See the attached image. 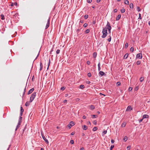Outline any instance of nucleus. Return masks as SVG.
I'll return each mask as SVG.
<instances>
[{
  "label": "nucleus",
  "instance_id": "nucleus-61",
  "mask_svg": "<svg viewBox=\"0 0 150 150\" xmlns=\"http://www.w3.org/2000/svg\"><path fill=\"white\" fill-rule=\"evenodd\" d=\"M117 10L116 9H115L114 10V12L115 13H116L117 12Z\"/></svg>",
  "mask_w": 150,
  "mask_h": 150
},
{
  "label": "nucleus",
  "instance_id": "nucleus-59",
  "mask_svg": "<svg viewBox=\"0 0 150 150\" xmlns=\"http://www.w3.org/2000/svg\"><path fill=\"white\" fill-rule=\"evenodd\" d=\"M67 100H65L63 101V102L64 103H67Z\"/></svg>",
  "mask_w": 150,
  "mask_h": 150
},
{
  "label": "nucleus",
  "instance_id": "nucleus-29",
  "mask_svg": "<svg viewBox=\"0 0 150 150\" xmlns=\"http://www.w3.org/2000/svg\"><path fill=\"white\" fill-rule=\"evenodd\" d=\"M137 10L139 12L141 11V9L140 7L139 6L137 7Z\"/></svg>",
  "mask_w": 150,
  "mask_h": 150
},
{
  "label": "nucleus",
  "instance_id": "nucleus-44",
  "mask_svg": "<svg viewBox=\"0 0 150 150\" xmlns=\"http://www.w3.org/2000/svg\"><path fill=\"white\" fill-rule=\"evenodd\" d=\"M121 83L120 82H117V86H119L120 85Z\"/></svg>",
  "mask_w": 150,
  "mask_h": 150
},
{
  "label": "nucleus",
  "instance_id": "nucleus-6",
  "mask_svg": "<svg viewBox=\"0 0 150 150\" xmlns=\"http://www.w3.org/2000/svg\"><path fill=\"white\" fill-rule=\"evenodd\" d=\"M142 54L141 53H140L138 54L136 56V58H139V59H142Z\"/></svg>",
  "mask_w": 150,
  "mask_h": 150
},
{
  "label": "nucleus",
  "instance_id": "nucleus-31",
  "mask_svg": "<svg viewBox=\"0 0 150 150\" xmlns=\"http://www.w3.org/2000/svg\"><path fill=\"white\" fill-rule=\"evenodd\" d=\"M98 129V128L97 127H94L93 129V131H96Z\"/></svg>",
  "mask_w": 150,
  "mask_h": 150
},
{
  "label": "nucleus",
  "instance_id": "nucleus-13",
  "mask_svg": "<svg viewBox=\"0 0 150 150\" xmlns=\"http://www.w3.org/2000/svg\"><path fill=\"white\" fill-rule=\"evenodd\" d=\"M82 129L84 130H86L88 129V127L86 125L82 126Z\"/></svg>",
  "mask_w": 150,
  "mask_h": 150
},
{
  "label": "nucleus",
  "instance_id": "nucleus-55",
  "mask_svg": "<svg viewBox=\"0 0 150 150\" xmlns=\"http://www.w3.org/2000/svg\"><path fill=\"white\" fill-rule=\"evenodd\" d=\"M92 0H87V2L89 3H90L92 2Z\"/></svg>",
  "mask_w": 150,
  "mask_h": 150
},
{
  "label": "nucleus",
  "instance_id": "nucleus-11",
  "mask_svg": "<svg viewBox=\"0 0 150 150\" xmlns=\"http://www.w3.org/2000/svg\"><path fill=\"white\" fill-rule=\"evenodd\" d=\"M43 68V65L42 62H40V71Z\"/></svg>",
  "mask_w": 150,
  "mask_h": 150
},
{
  "label": "nucleus",
  "instance_id": "nucleus-43",
  "mask_svg": "<svg viewBox=\"0 0 150 150\" xmlns=\"http://www.w3.org/2000/svg\"><path fill=\"white\" fill-rule=\"evenodd\" d=\"M60 52V50L59 49H58L57 50L56 53L57 54H59V53Z\"/></svg>",
  "mask_w": 150,
  "mask_h": 150
},
{
  "label": "nucleus",
  "instance_id": "nucleus-32",
  "mask_svg": "<svg viewBox=\"0 0 150 150\" xmlns=\"http://www.w3.org/2000/svg\"><path fill=\"white\" fill-rule=\"evenodd\" d=\"M22 115H20V117H19L18 121H22Z\"/></svg>",
  "mask_w": 150,
  "mask_h": 150
},
{
  "label": "nucleus",
  "instance_id": "nucleus-30",
  "mask_svg": "<svg viewBox=\"0 0 150 150\" xmlns=\"http://www.w3.org/2000/svg\"><path fill=\"white\" fill-rule=\"evenodd\" d=\"M125 3L126 4H129V1L127 0H126L125 1Z\"/></svg>",
  "mask_w": 150,
  "mask_h": 150
},
{
  "label": "nucleus",
  "instance_id": "nucleus-60",
  "mask_svg": "<svg viewBox=\"0 0 150 150\" xmlns=\"http://www.w3.org/2000/svg\"><path fill=\"white\" fill-rule=\"evenodd\" d=\"M87 124L88 125H91V122L90 121H88L87 122Z\"/></svg>",
  "mask_w": 150,
  "mask_h": 150
},
{
  "label": "nucleus",
  "instance_id": "nucleus-3",
  "mask_svg": "<svg viewBox=\"0 0 150 150\" xmlns=\"http://www.w3.org/2000/svg\"><path fill=\"white\" fill-rule=\"evenodd\" d=\"M105 28L106 30L108 29V30H109V29H110L112 28L110 24L108 21L107 22V25Z\"/></svg>",
  "mask_w": 150,
  "mask_h": 150
},
{
  "label": "nucleus",
  "instance_id": "nucleus-53",
  "mask_svg": "<svg viewBox=\"0 0 150 150\" xmlns=\"http://www.w3.org/2000/svg\"><path fill=\"white\" fill-rule=\"evenodd\" d=\"M131 146H128L127 147V150H129L130 149Z\"/></svg>",
  "mask_w": 150,
  "mask_h": 150
},
{
  "label": "nucleus",
  "instance_id": "nucleus-37",
  "mask_svg": "<svg viewBox=\"0 0 150 150\" xmlns=\"http://www.w3.org/2000/svg\"><path fill=\"white\" fill-rule=\"evenodd\" d=\"M141 64V61H138L136 62V64L137 65H139Z\"/></svg>",
  "mask_w": 150,
  "mask_h": 150
},
{
  "label": "nucleus",
  "instance_id": "nucleus-10",
  "mask_svg": "<svg viewBox=\"0 0 150 150\" xmlns=\"http://www.w3.org/2000/svg\"><path fill=\"white\" fill-rule=\"evenodd\" d=\"M132 110V108L131 106L130 105L128 106L127 109H126V111H130Z\"/></svg>",
  "mask_w": 150,
  "mask_h": 150
},
{
  "label": "nucleus",
  "instance_id": "nucleus-62",
  "mask_svg": "<svg viewBox=\"0 0 150 150\" xmlns=\"http://www.w3.org/2000/svg\"><path fill=\"white\" fill-rule=\"evenodd\" d=\"M115 141H114V140H113V139H112L111 140V143H114V142Z\"/></svg>",
  "mask_w": 150,
  "mask_h": 150
},
{
  "label": "nucleus",
  "instance_id": "nucleus-17",
  "mask_svg": "<svg viewBox=\"0 0 150 150\" xmlns=\"http://www.w3.org/2000/svg\"><path fill=\"white\" fill-rule=\"evenodd\" d=\"M91 118H94L97 117L98 116L97 115H91Z\"/></svg>",
  "mask_w": 150,
  "mask_h": 150
},
{
  "label": "nucleus",
  "instance_id": "nucleus-41",
  "mask_svg": "<svg viewBox=\"0 0 150 150\" xmlns=\"http://www.w3.org/2000/svg\"><path fill=\"white\" fill-rule=\"evenodd\" d=\"M88 76L89 77H90L91 76V73H88L87 74Z\"/></svg>",
  "mask_w": 150,
  "mask_h": 150
},
{
  "label": "nucleus",
  "instance_id": "nucleus-9",
  "mask_svg": "<svg viewBox=\"0 0 150 150\" xmlns=\"http://www.w3.org/2000/svg\"><path fill=\"white\" fill-rule=\"evenodd\" d=\"M23 111L24 109H23V107L22 106H21L20 107V115H22Z\"/></svg>",
  "mask_w": 150,
  "mask_h": 150
},
{
  "label": "nucleus",
  "instance_id": "nucleus-12",
  "mask_svg": "<svg viewBox=\"0 0 150 150\" xmlns=\"http://www.w3.org/2000/svg\"><path fill=\"white\" fill-rule=\"evenodd\" d=\"M99 74L101 76H103L105 75V73L102 71H100L99 72Z\"/></svg>",
  "mask_w": 150,
  "mask_h": 150
},
{
  "label": "nucleus",
  "instance_id": "nucleus-28",
  "mask_svg": "<svg viewBox=\"0 0 150 150\" xmlns=\"http://www.w3.org/2000/svg\"><path fill=\"white\" fill-rule=\"evenodd\" d=\"M90 31V30L89 29H87L85 32V33H88Z\"/></svg>",
  "mask_w": 150,
  "mask_h": 150
},
{
  "label": "nucleus",
  "instance_id": "nucleus-50",
  "mask_svg": "<svg viewBox=\"0 0 150 150\" xmlns=\"http://www.w3.org/2000/svg\"><path fill=\"white\" fill-rule=\"evenodd\" d=\"M87 25H88V24H87V23H85L83 25V26L85 28H86V27H87Z\"/></svg>",
  "mask_w": 150,
  "mask_h": 150
},
{
  "label": "nucleus",
  "instance_id": "nucleus-42",
  "mask_svg": "<svg viewBox=\"0 0 150 150\" xmlns=\"http://www.w3.org/2000/svg\"><path fill=\"white\" fill-rule=\"evenodd\" d=\"M88 17V15H85L84 16V18L85 19H87Z\"/></svg>",
  "mask_w": 150,
  "mask_h": 150
},
{
  "label": "nucleus",
  "instance_id": "nucleus-5",
  "mask_svg": "<svg viewBox=\"0 0 150 150\" xmlns=\"http://www.w3.org/2000/svg\"><path fill=\"white\" fill-rule=\"evenodd\" d=\"M75 124L74 122L71 121L67 126L69 127V129H70L71 127L73 126Z\"/></svg>",
  "mask_w": 150,
  "mask_h": 150
},
{
  "label": "nucleus",
  "instance_id": "nucleus-2",
  "mask_svg": "<svg viewBox=\"0 0 150 150\" xmlns=\"http://www.w3.org/2000/svg\"><path fill=\"white\" fill-rule=\"evenodd\" d=\"M36 93V92H34L31 94L30 98V102H32L34 100L35 97Z\"/></svg>",
  "mask_w": 150,
  "mask_h": 150
},
{
  "label": "nucleus",
  "instance_id": "nucleus-39",
  "mask_svg": "<svg viewBox=\"0 0 150 150\" xmlns=\"http://www.w3.org/2000/svg\"><path fill=\"white\" fill-rule=\"evenodd\" d=\"M134 50V48L133 47H131L130 49V51L132 52H133Z\"/></svg>",
  "mask_w": 150,
  "mask_h": 150
},
{
  "label": "nucleus",
  "instance_id": "nucleus-58",
  "mask_svg": "<svg viewBox=\"0 0 150 150\" xmlns=\"http://www.w3.org/2000/svg\"><path fill=\"white\" fill-rule=\"evenodd\" d=\"M143 120V118H142V119L139 120V123L141 122Z\"/></svg>",
  "mask_w": 150,
  "mask_h": 150
},
{
  "label": "nucleus",
  "instance_id": "nucleus-14",
  "mask_svg": "<svg viewBox=\"0 0 150 150\" xmlns=\"http://www.w3.org/2000/svg\"><path fill=\"white\" fill-rule=\"evenodd\" d=\"M129 55V54L128 53H126L124 55L123 59H126L127 58V57H128V56Z\"/></svg>",
  "mask_w": 150,
  "mask_h": 150
},
{
  "label": "nucleus",
  "instance_id": "nucleus-63",
  "mask_svg": "<svg viewBox=\"0 0 150 150\" xmlns=\"http://www.w3.org/2000/svg\"><path fill=\"white\" fill-rule=\"evenodd\" d=\"M13 4H14V5H15V6H17V3L16 2H15Z\"/></svg>",
  "mask_w": 150,
  "mask_h": 150
},
{
  "label": "nucleus",
  "instance_id": "nucleus-23",
  "mask_svg": "<svg viewBox=\"0 0 150 150\" xmlns=\"http://www.w3.org/2000/svg\"><path fill=\"white\" fill-rule=\"evenodd\" d=\"M0 16L1 17V19L2 20H4L5 19V18L4 17V16L3 14H1Z\"/></svg>",
  "mask_w": 150,
  "mask_h": 150
},
{
  "label": "nucleus",
  "instance_id": "nucleus-16",
  "mask_svg": "<svg viewBox=\"0 0 150 150\" xmlns=\"http://www.w3.org/2000/svg\"><path fill=\"white\" fill-rule=\"evenodd\" d=\"M121 15L119 14V15H118L117 17L116 18V21H118L119 20V19H120V18H121Z\"/></svg>",
  "mask_w": 150,
  "mask_h": 150
},
{
  "label": "nucleus",
  "instance_id": "nucleus-26",
  "mask_svg": "<svg viewBox=\"0 0 150 150\" xmlns=\"http://www.w3.org/2000/svg\"><path fill=\"white\" fill-rule=\"evenodd\" d=\"M85 88V86L83 85L82 84V85H80V88L81 89H83V88Z\"/></svg>",
  "mask_w": 150,
  "mask_h": 150
},
{
  "label": "nucleus",
  "instance_id": "nucleus-1",
  "mask_svg": "<svg viewBox=\"0 0 150 150\" xmlns=\"http://www.w3.org/2000/svg\"><path fill=\"white\" fill-rule=\"evenodd\" d=\"M102 33L103 35L101 36V37L102 38H105L106 36L108 34L107 30L106 29H105L104 28L103 30Z\"/></svg>",
  "mask_w": 150,
  "mask_h": 150
},
{
  "label": "nucleus",
  "instance_id": "nucleus-25",
  "mask_svg": "<svg viewBox=\"0 0 150 150\" xmlns=\"http://www.w3.org/2000/svg\"><path fill=\"white\" fill-rule=\"evenodd\" d=\"M95 107L93 105H91L90 106V108L91 110H93L95 109Z\"/></svg>",
  "mask_w": 150,
  "mask_h": 150
},
{
  "label": "nucleus",
  "instance_id": "nucleus-35",
  "mask_svg": "<svg viewBox=\"0 0 150 150\" xmlns=\"http://www.w3.org/2000/svg\"><path fill=\"white\" fill-rule=\"evenodd\" d=\"M127 136H125L124 137L123 139V140L125 142H126L127 140Z\"/></svg>",
  "mask_w": 150,
  "mask_h": 150
},
{
  "label": "nucleus",
  "instance_id": "nucleus-49",
  "mask_svg": "<svg viewBox=\"0 0 150 150\" xmlns=\"http://www.w3.org/2000/svg\"><path fill=\"white\" fill-rule=\"evenodd\" d=\"M114 145H111L110 147V150H112V149L114 148Z\"/></svg>",
  "mask_w": 150,
  "mask_h": 150
},
{
  "label": "nucleus",
  "instance_id": "nucleus-38",
  "mask_svg": "<svg viewBox=\"0 0 150 150\" xmlns=\"http://www.w3.org/2000/svg\"><path fill=\"white\" fill-rule=\"evenodd\" d=\"M50 59H49V62H48V67L47 68V70H48V69L49 66L50 65Z\"/></svg>",
  "mask_w": 150,
  "mask_h": 150
},
{
  "label": "nucleus",
  "instance_id": "nucleus-48",
  "mask_svg": "<svg viewBox=\"0 0 150 150\" xmlns=\"http://www.w3.org/2000/svg\"><path fill=\"white\" fill-rule=\"evenodd\" d=\"M22 121H18V125H20L22 123Z\"/></svg>",
  "mask_w": 150,
  "mask_h": 150
},
{
  "label": "nucleus",
  "instance_id": "nucleus-47",
  "mask_svg": "<svg viewBox=\"0 0 150 150\" xmlns=\"http://www.w3.org/2000/svg\"><path fill=\"white\" fill-rule=\"evenodd\" d=\"M65 88L64 86L62 87L61 88V90H64Z\"/></svg>",
  "mask_w": 150,
  "mask_h": 150
},
{
  "label": "nucleus",
  "instance_id": "nucleus-19",
  "mask_svg": "<svg viewBox=\"0 0 150 150\" xmlns=\"http://www.w3.org/2000/svg\"><path fill=\"white\" fill-rule=\"evenodd\" d=\"M129 7L130 8L133 9L134 8V5L132 3L130 4L129 5Z\"/></svg>",
  "mask_w": 150,
  "mask_h": 150
},
{
  "label": "nucleus",
  "instance_id": "nucleus-56",
  "mask_svg": "<svg viewBox=\"0 0 150 150\" xmlns=\"http://www.w3.org/2000/svg\"><path fill=\"white\" fill-rule=\"evenodd\" d=\"M87 63L88 65H90L91 64V62L89 61H88L87 62Z\"/></svg>",
  "mask_w": 150,
  "mask_h": 150
},
{
  "label": "nucleus",
  "instance_id": "nucleus-8",
  "mask_svg": "<svg viewBox=\"0 0 150 150\" xmlns=\"http://www.w3.org/2000/svg\"><path fill=\"white\" fill-rule=\"evenodd\" d=\"M34 90V88H32L27 93V94L29 95V94L31 93Z\"/></svg>",
  "mask_w": 150,
  "mask_h": 150
},
{
  "label": "nucleus",
  "instance_id": "nucleus-21",
  "mask_svg": "<svg viewBox=\"0 0 150 150\" xmlns=\"http://www.w3.org/2000/svg\"><path fill=\"white\" fill-rule=\"evenodd\" d=\"M144 77H142L140 78L139 80H140V82H142L144 81Z\"/></svg>",
  "mask_w": 150,
  "mask_h": 150
},
{
  "label": "nucleus",
  "instance_id": "nucleus-4",
  "mask_svg": "<svg viewBox=\"0 0 150 150\" xmlns=\"http://www.w3.org/2000/svg\"><path fill=\"white\" fill-rule=\"evenodd\" d=\"M41 135L42 138L45 141L47 144H49V142L47 139L45 138V136L44 135L43 133L41 132Z\"/></svg>",
  "mask_w": 150,
  "mask_h": 150
},
{
  "label": "nucleus",
  "instance_id": "nucleus-33",
  "mask_svg": "<svg viewBox=\"0 0 150 150\" xmlns=\"http://www.w3.org/2000/svg\"><path fill=\"white\" fill-rule=\"evenodd\" d=\"M109 38L107 40L109 42H110L111 41V37L110 36H109Z\"/></svg>",
  "mask_w": 150,
  "mask_h": 150
},
{
  "label": "nucleus",
  "instance_id": "nucleus-40",
  "mask_svg": "<svg viewBox=\"0 0 150 150\" xmlns=\"http://www.w3.org/2000/svg\"><path fill=\"white\" fill-rule=\"evenodd\" d=\"M20 125H18V124L16 126V128L15 129L16 131L20 127Z\"/></svg>",
  "mask_w": 150,
  "mask_h": 150
},
{
  "label": "nucleus",
  "instance_id": "nucleus-46",
  "mask_svg": "<svg viewBox=\"0 0 150 150\" xmlns=\"http://www.w3.org/2000/svg\"><path fill=\"white\" fill-rule=\"evenodd\" d=\"M9 6H14V4L12 2H11V4L10 5H9Z\"/></svg>",
  "mask_w": 150,
  "mask_h": 150
},
{
  "label": "nucleus",
  "instance_id": "nucleus-64",
  "mask_svg": "<svg viewBox=\"0 0 150 150\" xmlns=\"http://www.w3.org/2000/svg\"><path fill=\"white\" fill-rule=\"evenodd\" d=\"M84 148L83 147L81 148L80 149V150H84Z\"/></svg>",
  "mask_w": 150,
  "mask_h": 150
},
{
  "label": "nucleus",
  "instance_id": "nucleus-22",
  "mask_svg": "<svg viewBox=\"0 0 150 150\" xmlns=\"http://www.w3.org/2000/svg\"><path fill=\"white\" fill-rule=\"evenodd\" d=\"M30 103L31 102H30V101H29V102H28V101L25 104V106H28L29 105H30Z\"/></svg>",
  "mask_w": 150,
  "mask_h": 150
},
{
  "label": "nucleus",
  "instance_id": "nucleus-27",
  "mask_svg": "<svg viewBox=\"0 0 150 150\" xmlns=\"http://www.w3.org/2000/svg\"><path fill=\"white\" fill-rule=\"evenodd\" d=\"M128 46V43L126 42L125 44V49H127Z\"/></svg>",
  "mask_w": 150,
  "mask_h": 150
},
{
  "label": "nucleus",
  "instance_id": "nucleus-54",
  "mask_svg": "<svg viewBox=\"0 0 150 150\" xmlns=\"http://www.w3.org/2000/svg\"><path fill=\"white\" fill-rule=\"evenodd\" d=\"M132 88L131 87H129V88L128 90L129 91H131L132 90Z\"/></svg>",
  "mask_w": 150,
  "mask_h": 150
},
{
  "label": "nucleus",
  "instance_id": "nucleus-15",
  "mask_svg": "<svg viewBox=\"0 0 150 150\" xmlns=\"http://www.w3.org/2000/svg\"><path fill=\"white\" fill-rule=\"evenodd\" d=\"M149 117V116L147 115H144L143 116L142 118L144 119V118H148Z\"/></svg>",
  "mask_w": 150,
  "mask_h": 150
},
{
  "label": "nucleus",
  "instance_id": "nucleus-20",
  "mask_svg": "<svg viewBox=\"0 0 150 150\" xmlns=\"http://www.w3.org/2000/svg\"><path fill=\"white\" fill-rule=\"evenodd\" d=\"M126 125V122H123L121 125V126L122 127H125Z\"/></svg>",
  "mask_w": 150,
  "mask_h": 150
},
{
  "label": "nucleus",
  "instance_id": "nucleus-7",
  "mask_svg": "<svg viewBox=\"0 0 150 150\" xmlns=\"http://www.w3.org/2000/svg\"><path fill=\"white\" fill-rule=\"evenodd\" d=\"M50 24V19L49 18L47 20V23L46 24V27H45V29H47L49 27V26Z\"/></svg>",
  "mask_w": 150,
  "mask_h": 150
},
{
  "label": "nucleus",
  "instance_id": "nucleus-18",
  "mask_svg": "<svg viewBox=\"0 0 150 150\" xmlns=\"http://www.w3.org/2000/svg\"><path fill=\"white\" fill-rule=\"evenodd\" d=\"M97 55V53L96 52H94L93 54V57L94 58H95Z\"/></svg>",
  "mask_w": 150,
  "mask_h": 150
},
{
  "label": "nucleus",
  "instance_id": "nucleus-24",
  "mask_svg": "<svg viewBox=\"0 0 150 150\" xmlns=\"http://www.w3.org/2000/svg\"><path fill=\"white\" fill-rule=\"evenodd\" d=\"M107 132V130H105V131H103V132L102 133V136H104V135L105 134H106Z\"/></svg>",
  "mask_w": 150,
  "mask_h": 150
},
{
  "label": "nucleus",
  "instance_id": "nucleus-52",
  "mask_svg": "<svg viewBox=\"0 0 150 150\" xmlns=\"http://www.w3.org/2000/svg\"><path fill=\"white\" fill-rule=\"evenodd\" d=\"M93 124L95 125H96L97 124V121L96 120H94L93 122Z\"/></svg>",
  "mask_w": 150,
  "mask_h": 150
},
{
  "label": "nucleus",
  "instance_id": "nucleus-51",
  "mask_svg": "<svg viewBox=\"0 0 150 150\" xmlns=\"http://www.w3.org/2000/svg\"><path fill=\"white\" fill-rule=\"evenodd\" d=\"M139 87L138 86H137L135 88V89L136 91L138 90L139 89Z\"/></svg>",
  "mask_w": 150,
  "mask_h": 150
},
{
  "label": "nucleus",
  "instance_id": "nucleus-36",
  "mask_svg": "<svg viewBox=\"0 0 150 150\" xmlns=\"http://www.w3.org/2000/svg\"><path fill=\"white\" fill-rule=\"evenodd\" d=\"M121 11L122 13H124L125 11V9L124 8H123L121 10Z\"/></svg>",
  "mask_w": 150,
  "mask_h": 150
},
{
  "label": "nucleus",
  "instance_id": "nucleus-57",
  "mask_svg": "<svg viewBox=\"0 0 150 150\" xmlns=\"http://www.w3.org/2000/svg\"><path fill=\"white\" fill-rule=\"evenodd\" d=\"M80 100V99L79 98H76L75 99V100L76 101H79Z\"/></svg>",
  "mask_w": 150,
  "mask_h": 150
},
{
  "label": "nucleus",
  "instance_id": "nucleus-45",
  "mask_svg": "<svg viewBox=\"0 0 150 150\" xmlns=\"http://www.w3.org/2000/svg\"><path fill=\"white\" fill-rule=\"evenodd\" d=\"M139 17L138 19H141L142 17H141V14L139 13Z\"/></svg>",
  "mask_w": 150,
  "mask_h": 150
},
{
  "label": "nucleus",
  "instance_id": "nucleus-34",
  "mask_svg": "<svg viewBox=\"0 0 150 150\" xmlns=\"http://www.w3.org/2000/svg\"><path fill=\"white\" fill-rule=\"evenodd\" d=\"M70 143L72 144H73L74 143V141L73 140H71L70 141Z\"/></svg>",
  "mask_w": 150,
  "mask_h": 150
}]
</instances>
